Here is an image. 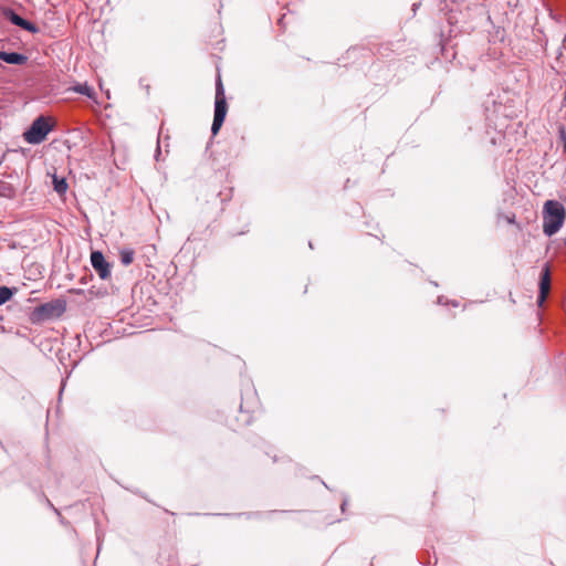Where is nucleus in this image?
I'll return each mask as SVG.
<instances>
[{
    "label": "nucleus",
    "instance_id": "1",
    "mask_svg": "<svg viewBox=\"0 0 566 566\" xmlns=\"http://www.w3.org/2000/svg\"><path fill=\"white\" fill-rule=\"evenodd\" d=\"M565 218L564 206L556 200H547L543 209V232L547 237L554 235L563 227Z\"/></svg>",
    "mask_w": 566,
    "mask_h": 566
},
{
    "label": "nucleus",
    "instance_id": "2",
    "mask_svg": "<svg viewBox=\"0 0 566 566\" xmlns=\"http://www.w3.org/2000/svg\"><path fill=\"white\" fill-rule=\"evenodd\" d=\"M227 115V102L224 95V88L220 76L216 84V102H214V117L211 126V133L217 135L220 130Z\"/></svg>",
    "mask_w": 566,
    "mask_h": 566
},
{
    "label": "nucleus",
    "instance_id": "3",
    "mask_svg": "<svg viewBox=\"0 0 566 566\" xmlns=\"http://www.w3.org/2000/svg\"><path fill=\"white\" fill-rule=\"evenodd\" d=\"M65 311V303L55 300L35 307L32 312V322H42L55 316H61Z\"/></svg>",
    "mask_w": 566,
    "mask_h": 566
},
{
    "label": "nucleus",
    "instance_id": "4",
    "mask_svg": "<svg viewBox=\"0 0 566 566\" xmlns=\"http://www.w3.org/2000/svg\"><path fill=\"white\" fill-rule=\"evenodd\" d=\"M51 129L52 126L49 124L48 119L40 116L32 123L23 136L29 144L36 145L45 139Z\"/></svg>",
    "mask_w": 566,
    "mask_h": 566
},
{
    "label": "nucleus",
    "instance_id": "5",
    "mask_svg": "<svg viewBox=\"0 0 566 566\" xmlns=\"http://www.w3.org/2000/svg\"><path fill=\"white\" fill-rule=\"evenodd\" d=\"M91 263L102 280H106L111 276L109 263L105 260L102 252L93 251L91 253Z\"/></svg>",
    "mask_w": 566,
    "mask_h": 566
},
{
    "label": "nucleus",
    "instance_id": "6",
    "mask_svg": "<svg viewBox=\"0 0 566 566\" xmlns=\"http://www.w3.org/2000/svg\"><path fill=\"white\" fill-rule=\"evenodd\" d=\"M551 291V269L546 263L542 270L541 279H539V294L537 302L542 305Z\"/></svg>",
    "mask_w": 566,
    "mask_h": 566
},
{
    "label": "nucleus",
    "instance_id": "7",
    "mask_svg": "<svg viewBox=\"0 0 566 566\" xmlns=\"http://www.w3.org/2000/svg\"><path fill=\"white\" fill-rule=\"evenodd\" d=\"M9 19H10V21L14 25L20 27L23 30H27V31H29L31 33H38L39 32V28L34 23L23 19L22 17H20L19 14H17L13 11L10 12Z\"/></svg>",
    "mask_w": 566,
    "mask_h": 566
},
{
    "label": "nucleus",
    "instance_id": "8",
    "mask_svg": "<svg viewBox=\"0 0 566 566\" xmlns=\"http://www.w3.org/2000/svg\"><path fill=\"white\" fill-rule=\"evenodd\" d=\"M0 60L9 64L21 65L27 62V56L15 52H3L0 51Z\"/></svg>",
    "mask_w": 566,
    "mask_h": 566
},
{
    "label": "nucleus",
    "instance_id": "9",
    "mask_svg": "<svg viewBox=\"0 0 566 566\" xmlns=\"http://www.w3.org/2000/svg\"><path fill=\"white\" fill-rule=\"evenodd\" d=\"M71 91L75 92V93H78V94H82V95H85L87 96L88 98H94L95 97V92L94 90L87 85V83H80V84H76L74 85Z\"/></svg>",
    "mask_w": 566,
    "mask_h": 566
},
{
    "label": "nucleus",
    "instance_id": "10",
    "mask_svg": "<svg viewBox=\"0 0 566 566\" xmlns=\"http://www.w3.org/2000/svg\"><path fill=\"white\" fill-rule=\"evenodd\" d=\"M134 251L130 250V249H124L120 251L119 253V256H120V262L124 264V265H129L133 263L134 261Z\"/></svg>",
    "mask_w": 566,
    "mask_h": 566
},
{
    "label": "nucleus",
    "instance_id": "11",
    "mask_svg": "<svg viewBox=\"0 0 566 566\" xmlns=\"http://www.w3.org/2000/svg\"><path fill=\"white\" fill-rule=\"evenodd\" d=\"M53 185H54V190L60 195L64 193L67 190V184L64 178L60 179L56 176H54Z\"/></svg>",
    "mask_w": 566,
    "mask_h": 566
},
{
    "label": "nucleus",
    "instance_id": "12",
    "mask_svg": "<svg viewBox=\"0 0 566 566\" xmlns=\"http://www.w3.org/2000/svg\"><path fill=\"white\" fill-rule=\"evenodd\" d=\"M13 296V291L7 286H0V305L8 302Z\"/></svg>",
    "mask_w": 566,
    "mask_h": 566
},
{
    "label": "nucleus",
    "instance_id": "13",
    "mask_svg": "<svg viewBox=\"0 0 566 566\" xmlns=\"http://www.w3.org/2000/svg\"><path fill=\"white\" fill-rule=\"evenodd\" d=\"M563 49L566 50V34L564 35V39H563Z\"/></svg>",
    "mask_w": 566,
    "mask_h": 566
},
{
    "label": "nucleus",
    "instance_id": "14",
    "mask_svg": "<svg viewBox=\"0 0 566 566\" xmlns=\"http://www.w3.org/2000/svg\"><path fill=\"white\" fill-rule=\"evenodd\" d=\"M345 505H346V502H343V503H342V510H343V511L345 510Z\"/></svg>",
    "mask_w": 566,
    "mask_h": 566
},
{
    "label": "nucleus",
    "instance_id": "15",
    "mask_svg": "<svg viewBox=\"0 0 566 566\" xmlns=\"http://www.w3.org/2000/svg\"><path fill=\"white\" fill-rule=\"evenodd\" d=\"M565 151H566V146H565Z\"/></svg>",
    "mask_w": 566,
    "mask_h": 566
}]
</instances>
